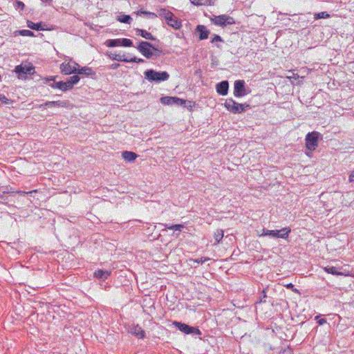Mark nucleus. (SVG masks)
Masks as SVG:
<instances>
[{
	"label": "nucleus",
	"instance_id": "nucleus-35",
	"mask_svg": "<svg viewBox=\"0 0 354 354\" xmlns=\"http://www.w3.org/2000/svg\"><path fill=\"white\" fill-rule=\"evenodd\" d=\"M19 33L21 36H28V37H32L34 36V33L29 30H20L19 31Z\"/></svg>",
	"mask_w": 354,
	"mask_h": 354
},
{
	"label": "nucleus",
	"instance_id": "nucleus-44",
	"mask_svg": "<svg viewBox=\"0 0 354 354\" xmlns=\"http://www.w3.org/2000/svg\"><path fill=\"white\" fill-rule=\"evenodd\" d=\"M151 49L155 51L156 55L157 56H159L160 53H161V50H160L157 46L153 45V44H152V46H151Z\"/></svg>",
	"mask_w": 354,
	"mask_h": 354
},
{
	"label": "nucleus",
	"instance_id": "nucleus-11",
	"mask_svg": "<svg viewBox=\"0 0 354 354\" xmlns=\"http://www.w3.org/2000/svg\"><path fill=\"white\" fill-rule=\"evenodd\" d=\"M290 232L291 229L289 227H283L279 230H271L270 236L272 238H281L286 239Z\"/></svg>",
	"mask_w": 354,
	"mask_h": 354
},
{
	"label": "nucleus",
	"instance_id": "nucleus-15",
	"mask_svg": "<svg viewBox=\"0 0 354 354\" xmlns=\"http://www.w3.org/2000/svg\"><path fill=\"white\" fill-rule=\"evenodd\" d=\"M136 35L138 36H140L146 39L156 41L157 40L155 37L152 35V34L146 30L136 28Z\"/></svg>",
	"mask_w": 354,
	"mask_h": 354
},
{
	"label": "nucleus",
	"instance_id": "nucleus-48",
	"mask_svg": "<svg viewBox=\"0 0 354 354\" xmlns=\"http://www.w3.org/2000/svg\"><path fill=\"white\" fill-rule=\"evenodd\" d=\"M282 354H292V351L290 350H284Z\"/></svg>",
	"mask_w": 354,
	"mask_h": 354
},
{
	"label": "nucleus",
	"instance_id": "nucleus-2",
	"mask_svg": "<svg viewBox=\"0 0 354 354\" xmlns=\"http://www.w3.org/2000/svg\"><path fill=\"white\" fill-rule=\"evenodd\" d=\"M145 78L150 82H160L169 79V75L167 71H156L153 69L147 70L144 73Z\"/></svg>",
	"mask_w": 354,
	"mask_h": 354
},
{
	"label": "nucleus",
	"instance_id": "nucleus-30",
	"mask_svg": "<svg viewBox=\"0 0 354 354\" xmlns=\"http://www.w3.org/2000/svg\"><path fill=\"white\" fill-rule=\"evenodd\" d=\"M223 235H224L223 231L222 230H217L214 232V236L216 243H218L222 240Z\"/></svg>",
	"mask_w": 354,
	"mask_h": 354
},
{
	"label": "nucleus",
	"instance_id": "nucleus-29",
	"mask_svg": "<svg viewBox=\"0 0 354 354\" xmlns=\"http://www.w3.org/2000/svg\"><path fill=\"white\" fill-rule=\"evenodd\" d=\"M136 14L138 15H146L147 17L149 18H156L158 17V15H156V13L154 12H149V11H145V10H138Z\"/></svg>",
	"mask_w": 354,
	"mask_h": 354
},
{
	"label": "nucleus",
	"instance_id": "nucleus-16",
	"mask_svg": "<svg viewBox=\"0 0 354 354\" xmlns=\"http://www.w3.org/2000/svg\"><path fill=\"white\" fill-rule=\"evenodd\" d=\"M77 71L76 74H77V75H84L86 77H93V76L95 75V72L93 71L91 68H89L87 66H84L82 68L78 67Z\"/></svg>",
	"mask_w": 354,
	"mask_h": 354
},
{
	"label": "nucleus",
	"instance_id": "nucleus-38",
	"mask_svg": "<svg viewBox=\"0 0 354 354\" xmlns=\"http://www.w3.org/2000/svg\"><path fill=\"white\" fill-rule=\"evenodd\" d=\"M223 42V39L222 37L218 35H214V37H212L211 40V43H216V42Z\"/></svg>",
	"mask_w": 354,
	"mask_h": 354
},
{
	"label": "nucleus",
	"instance_id": "nucleus-27",
	"mask_svg": "<svg viewBox=\"0 0 354 354\" xmlns=\"http://www.w3.org/2000/svg\"><path fill=\"white\" fill-rule=\"evenodd\" d=\"M164 226L169 230H174L176 231L181 232L184 228V225L183 224H175V225H169L165 224Z\"/></svg>",
	"mask_w": 354,
	"mask_h": 354
},
{
	"label": "nucleus",
	"instance_id": "nucleus-10",
	"mask_svg": "<svg viewBox=\"0 0 354 354\" xmlns=\"http://www.w3.org/2000/svg\"><path fill=\"white\" fill-rule=\"evenodd\" d=\"M245 82L243 80H236L234 82V95L236 97H241L246 95Z\"/></svg>",
	"mask_w": 354,
	"mask_h": 354
},
{
	"label": "nucleus",
	"instance_id": "nucleus-51",
	"mask_svg": "<svg viewBox=\"0 0 354 354\" xmlns=\"http://www.w3.org/2000/svg\"><path fill=\"white\" fill-rule=\"evenodd\" d=\"M216 46L217 48H221V46L219 44H216Z\"/></svg>",
	"mask_w": 354,
	"mask_h": 354
},
{
	"label": "nucleus",
	"instance_id": "nucleus-20",
	"mask_svg": "<svg viewBox=\"0 0 354 354\" xmlns=\"http://www.w3.org/2000/svg\"><path fill=\"white\" fill-rule=\"evenodd\" d=\"M111 274V272L108 270H97L94 272V277L100 279H106Z\"/></svg>",
	"mask_w": 354,
	"mask_h": 354
},
{
	"label": "nucleus",
	"instance_id": "nucleus-6",
	"mask_svg": "<svg viewBox=\"0 0 354 354\" xmlns=\"http://www.w3.org/2000/svg\"><path fill=\"white\" fill-rule=\"evenodd\" d=\"M151 46H152V44L150 42L141 41L136 48L143 56L147 59H150L153 55L152 50H151Z\"/></svg>",
	"mask_w": 354,
	"mask_h": 354
},
{
	"label": "nucleus",
	"instance_id": "nucleus-45",
	"mask_svg": "<svg viewBox=\"0 0 354 354\" xmlns=\"http://www.w3.org/2000/svg\"><path fill=\"white\" fill-rule=\"evenodd\" d=\"M16 4L18 8H20L21 10L24 9L25 5L22 1H16Z\"/></svg>",
	"mask_w": 354,
	"mask_h": 354
},
{
	"label": "nucleus",
	"instance_id": "nucleus-28",
	"mask_svg": "<svg viewBox=\"0 0 354 354\" xmlns=\"http://www.w3.org/2000/svg\"><path fill=\"white\" fill-rule=\"evenodd\" d=\"M174 97L166 96L160 98L161 103L167 105H171L174 104Z\"/></svg>",
	"mask_w": 354,
	"mask_h": 354
},
{
	"label": "nucleus",
	"instance_id": "nucleus-32",
	"mask_svg": "<svg viewBox=\"0 0 354 354\" xmlns=\"http://www.w3.org/2000/svg\"><path fill=\"white\" fill-rule=\"evenodd\" d=\"M121 46L124 47H130L133 46V42L129 39L122 38L121 39Z\"/></svg>",
	"mask_w": 354,
	"mask_h": 354
},
{
	"label": "nucleus",
	"instance_id": "nucleus-7",
	"mask_svg": "<svg viewBox=\"0 0 354 354\" xmlns=\"http://www.w3.org/2000/svg\"><path fill=\"white\" fill-rule=\"evenodd\" d=\"M80 65L75 62H70L68 63H62L60 66V69L62 73L65 75L76 74L77 68Z\"/></svg>",
	"mask_w": 354,
	"mask_h": 354
},
{
	"label": "nucleus",
	"instance_id": "nucleus-9",
	"mask_svg": "<svg viewBox=\"0 0 354 354\" xmlns=\"http://www.w3.org/2000/svg\"><path fill=\"white\" fill-rule=\"evenodd\" d=\"M53 106H58V107H64V108H67V109H71L73 107V105L70 104V102L67 100L47 101L44 104L39 105L40 108H46V107H53Z\"/></svg>",
	"mask_w": 354,
	"mask_h": 354
},
{
	"label": "nucleus",
	"instance_id": "nucleus-47",
	"mask_svg": "<svg viewBox=\"0 0 354 354\" xmlns=\"http://www.w3.org/2000/svg\"><path fill=\"white\" fill-rule=\"evenodd\" d=\"M348 178L350 183L354 182V170L351 171Z\"/></svg>",
	"mask_w": 354,
	"mask_h": 354
},
{
	"label": "nucleus",
	"instance_id": "nucleus-46",
	"mask_svg": "<svg viewBox=\"0 0 354 354\" xmlns=\"http://www.w3.org/2000/svg\"><path fill=\"white\" fill-rule=\"evenodd\" d=\"M270 230H267V229H263V232L261 234V236H270Z\"/></svg>",
	"mask_w": 354,
	"mask_h": 354
},
{
	"label": "nucleus",
	"instance_id": "nucleus-13",
	"mask_svg": "<svg viewBox=\"0 0 354 354\" xmlns=\"http://www.w3.org/2000/svg\"><path fill=\"white\" fill-rule=\"evenodd\" d=\"M129 331L138 338L143 339L145 337V330L139 325H131L129 327Z\"/></svg>",
	"mask_w": 354,
	"mask_h": 354
},
{
	"label": "nucleus",
	"instance_id": "nucleus-14",
	"mask_svg": "<svg viewBox=\"0 0 354 354\" xmlns=\"http://www.w3.org/2000/svg\"><path fill=\"white\" fill-rule=\"evenodd\" d=\"M216 92L221 95H226L228 93L229 83L227 81H222L216 86Z\"/></svg>",
	"mask_w": 354,
	"mask_h": 354
},
{
	"label": "nucleus",
	"instance_id": "nucleus-19",
	"mask_svg": "<svg viewBox=\"0 0 354 354\" xmlns=\"http://www.w3.org/2000/svg\"><path fill=\"white\" fill-rule=\"evenodd\" d=\"M27 26L32 30H46L44 26H46V24H43L42 22L39 23H34L30 21H27Z\"/></svg>",
	"mask_w": 354,
	"mask_h": 354
},
{
	"label": "nucleus",
	"instance_id": "nucleus-34",
	"mask_svg": "<svg viewBox=\"0 0 354 354\" xmlns=\"http://www.w3.org/2000/svg\"><path fill=\"white\" fill-rule=\"evenodd\" d=\"M266 289H264L260 296H259V301H257V303H266V297H267V295H266Z\"/></svg>",
	"mask_w": 354,
	"mask_h": 354
},
{
	"label": "nucleus",
	"instance_id": "nucleus-39",
	"mask_svg": "<svg viewBox=\"0 0 354 354\" xmlns=\"http://www.w3.org/2000/svg\"><path fill=\"white\" fill-rule=\"evenodd\" d=\"M113 59L115 60H117L119 62H127V63L129 62V59L127 57H124V55L123 56L116 55Z\"/></svg>",
	"mask_w": 354,
	"mask_h": 354
},
{
	"label": "nucleus",
	"instance_id": "nucleus-21",
	"mask_svg": "<svg viewBox=\"0 0 354 354\" xmlns=\"http://www.w3.org/2000/svg\"><path fill=\"white\" fill-rule=\"evenodd\" d=\"M122 157L125 160L132 162L137 158V155L134 152L125 151L122 153Z\"/></svg>",
	"mask_w": 354,
	"mask_h": 354
},
{
	"label": "nucleus",
	"instance_id": "nucleus-26",
	"mask_svg": "<svg viewBox=\"0 0 354 354\" xmlns=\"http://www.w3.org/2000/svg\"><path fill=\"white\" fill-rule=\"evenodd\" d=\"M324 270L329 273L332 274L333 275H341L342 272L338 271V268L335 266H327L324 268Z\"/></svg>",
	"mask_w": 354,
	"mask_h": 354
},
{
	"label": "nucleus",
	"instance_id": "nucleus-52",
	"mask_svg": "<svg viewBox=\"0 0 354 354\" xmlns=\"http://www.w3.org/2000/svg\"><path fill=\"white\" fill-rule=\"evenodd\" d=\"M293 285L292 283H290L289 285H288V287H290V286H292Z\"/></svg>",
	"mask_w": 354,
	"mask_h": 354
},
{
	"label": "nucleus",
	"instance_id": "nucleus-3",
	"mask_svg": "<svg viewBox=\"0 0 354 354\" xmlns=\"http://www.w3.org/2000/svg\"><path fill=\"white\" fill-rule=\"evenodd\" d=\"M322 136L317 131H313L306 136V147L309 151H314L318 145V140Z\"/></svg>",
	"mask_w": 354,
	"mask_h": 354
},
{
	"label": "nucleus",
	"instance_id": "nucleus-31",
	"mask_svg": "<svg viewBox=\"0 0 354 354\" xmlns=\"http://www.w3.org/2000/svg\"><path fill=\"white\" fill-rule=\"evenodd\" d=\"M330 17V15L327 12H321L315 13L314 18L315 19H327Z\"/></svg>",
	"mask_w": 354,
	"mask_h": 354
},
{
	"label": "nucleus",
	"instance_id": "nucleus-41",
	"mask_svg": "<svg viewBox=\"0 0 354 354\" xmlns=\"http://www.w3.org/2000/svg\"><path fill=\"white\" fill-rule=\"evenodd\" d=\"M10 100H8L5 95L0 94V102L2 104H9Z\"/></svg>",
	"mask_w": 354,
	"mask_h": 354
},
{
	"label": "nucleus",
	"instance_id": "nucleus-18",
	"mask_svg": "<svg viewBox=\"0 0 354 354\" xmlns=\"http://www.w3.org/2000/svg\"><path fill=\"white\" fill-rule=\"evenodd\" d=\"M50 86L52 88H58L63 91L71 90V88L68 87L67 81L66 82L59 81V82H54L53 84H50Z\"/></svg>",
	"mask_w": 354,
	"mask_h": 354
},
{
	"label": "nucleus",
	"instance_id": "nucleus-23",
	"mask_svg": "<svg viewBox=\"0 0 354 354\" xmlns=\"http://www.w3.org/2000/svg\"><path fill=\"white\" fill-rule=\"evenodd\" d=\"M156 15H158V17H163L167 21L172 16V12L167 9L162 8L158 10Z\"/></svg>",
	"mask_w": 354,
	"mask_h": 354
},
{
	"label": "nucleus",
	"instance_id": "nucleus-8",
	"mask_svg": "<svg viewBox=\"0 0 354 354\" xmlns=\"http://www.w3.org/2000/svg\"><path fill=\"white\" fill-rule=\"evenodd\" d=\"M15 72L19 78H25L26 75L32 74L35 72V68L32 66L18 65L15 68Z\"/></svg>",
	"mask_w": 354,
	"mask_h": 354
},
{
	"label": "nucleus",
	"instance_id": "nucleus-25",
	"mask_svg": "<svg viewBox=\"0 0 354 354\" xmlns=\"http://www.w3.org/2000/svg\"><path fill=\"white\" fill-rule=\"evenodd\" d=\"M108 47H115L121 46V39H108L106 41Z\"/></svg>",
	"mask_w": 354,
	"mask_h": 354
},
{
	"label": "nucleus",
	"instance_id": "nucleus-12",
	"mask_svg": "<svg viewBox=\"0 0 354 354\" xmlns=\"http://www.w3.org/2000/svg\"><path fill=\"white\" fill-rule=\"evenodd\" d=\"M195 33L198 34L199 40H204L208 38L210 31L204 25H198L195 28Z\"/></svg>",
	"mask_w": 354,
	"mask_h": 354
},
{
	"label": "nucleus",
	"instance_id": "nucleus-50",
	"mask_svg": "<svg viewBox=\"0 0 354 354\" xmlns=\"http://www.w3.org/2000/svg\"><path fill=\"white\" fill-rule=\"evenodd\" d=\"M3 195L4 194H3V192L1 193L0 192V198H3Z\"/></svg>",
	"mask_w": 354,
	"mask_h": 354
},
{
	"label": "nucleus",
	"instance_id": "nucleus-42",
	"mask_svg": "<svg viewBox=\"0 0 354 354\" xmlns=\"http://www.w3.org/2000/svg\"><path fill=\"white\" fill-rule=\"evenodd\" d=\"M315 319H317V322L319 325H323L326 323V319L324 318H319V316H316Z\"/></svg>",
	"mask_w": 354,
	"mask_h": 354
},
{
	"label": "nucleus",
	"instance_id": "nucleus-24",
	"mask_svg": "<svg viewBox=\"0 0 354 354\" xmlns=\"http://www.w3.org/2000/svg\"><path fill=\"white\" fill-rule=\"evenodd\" d=\"M117 21H120L121 23H124V24H130L131 21H132V18L131 17L130 15H121L120 16H118Z\"/></svg>",
	"mask_w": 354,
	"mask_h": 354
},
{
	"label": "nucleus",
	"instance_id": "nucleus-37",
	"mask_svg": "<svg viewBox=\"0 0 354 354\" xmlns=\"http://www.w3.org/2000/svg\"><path fill=\"white\" fill-rule=\"evenodd\" d=\"M11 189H12V188L9 189L8 187H6V189L3 191V194H8V193H18V194H28V192H21V191L14 192V191H12ZM29 193H32V192H29Z\"/></svg>",
	"mask_w": 354,
	"mask_h": 354
},
{
	"label": "nucleus",
	"instance_id": "nucleus-22",
	"mask_svg": "<svg viewBox=\"0 0 354 354\" xmlns=\"http://www.w3.org/2000/svg\"><path fill=\"white\" fill-rule=\"evenodd\" d=\"M80 78L77 74H75L71 77H70L67 80L68 87L73 88V86L77 84L80 81Z\"/></svg>",
	"mask_w": 354,
	"mask_h": 354
},
{
	"label": "nucleus",
	"instance_id": "nucleus-33",
	"mask_svg": "<svg viewBox=\"0 0 354 354\" xmlns=\"http://www.w3.org/2000/svg\"><path fill=\"white\" fill-rule=\"evenodd\" d=\"M210 1L211 0H194L192 3L196 6H203L210 4Z\"/></svg>",
	"mask_w": 354,
	"mask_h": 354
},
{
	"label": "nucleus",
	"instance_id": "nucleus-40",
	"mask_svg": "<svg viewBox=\"0 0 354 354\" xmlns=\"http://www.w3.org/2000/svg\"><path fill=\"white\" fill-rule=\"evenodd\" d=\"M144 62L145 60L143 59L137 58L136 57L129 59V62L143 63Z\"/></svg>",
	"mask_w": 354,
	"mask_h": 354
},
{
	"label": "nucleus",
	"instance_id": "nucleus-1",
	"mask_svg": "<svg viewBox=\"0 0 354 354\" xmlns=\"http://www.w3.org/2000/svg\"><path fill=\"white\" fill-rule=\"evenodd\" d=\"M224 106L227 109V111L234 114L243 113L248 109L250 108V104L247 103H237L232 98L227 99L225 102Z\"/></svg>",
	"mask_w": 354,
	"mask_h": 354
},
{
	"label": "nucleus",
	"instance_id": "nucleus-5",
	"mask_svg": "<svg viewBox=\"0 0 354 354\" xmlns=\"http://www.w3.org/2000/svg\"><path fill=\"white\" fill-rule=\"evenodd\" d=\"M173 325H174L179 330L183 332L185 334H194V335H201V333L198 328H195L191 326H189L186 324L181 323L177 321H174L173 322Z\"/></svg>",
	"mask_w": 354,
	"mask_h": 354
},
{
	"label": "nucleus",
	"instance_id": "nucleus-43",
	"mask_svg": "<svg viewBox=\"0 0 354 354\" xmlns=\"http://www.w3.org/2000/svg\"><path fill=\"white\" fill-rule=\"evenodd\" d=\"M209 258H208V257H201L200 259H197L194 260V261L198 263H203L205 261H209Z\"/></svg>",
	"mask_w": 354,
	"mask_h": 354
},
{
	"label": "nucleus",
	"instance_id": "nucleus-36",
	"mask_svg": "<svg viewBox=\"0 0 354 354\" xmlns=\"http://www.w3.org/2000/svg\"><path fill=\"white\" fill-rule=\"evenodd\" d=\"M174 104H176V105H178V106H185V103H186V100H183V99H181V98H179V97H174Z\"/></svg>",
	"mask_w": 354,
	"mask_h": 354
},
{
	"label": "nucleus",
	"instance_id": "nucleus-4",
	"mask_svg": "<svg viewBox=\"0 0 354 354\" xmlns=\"http://www.w3.org/2000/svg\"><path fill=\"white\" fill-rule=\"evenodd\" d=\"M210 20L214 25L221 27L236 24L234 19L227 15H214L213 17L210 18Z\"/></svg>",
	"mask_w": 354,
	"mask_h": 354
},
{
	"label": "nucleus",
	"instance_id": "nucleus-17",
	"mask_svg": "<svg viewBox=\"0 0 354 354\" xmlns=\"http://www.w3.org/2000/svg\"><path fill=\"white\" fill-rule=\"evenodd\" d=\"M167 24L172 27L173 28L178 30L180 28L182 24L181 21L178 20L176 17H174V15L172 13V16L167 20Z\"/></svg>",
	"mask_w": 354,
	"mask_h": 354
},
{
	"label": "nucleus",
	"instance_id": "nucleus-49",
	"mask_svg": "<svg viewBox=\"0 0 354 354\" xmlns=\"http://www.w3.org/2000/svg\"><path fill=\"white\" fill-rule=\"evenodd\" d=\"M54 78H55V77H50V78H48V79H47V80H48V81L54 80Z\"/></svg>",
	"mask_w": 354,
	"mask_h": 354
}]
</instances>
